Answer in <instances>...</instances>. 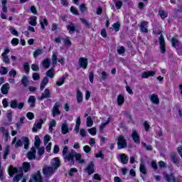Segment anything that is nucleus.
Instances as JSON below:
<instances>
[{"label":"nucleus","mask_w":182,"mask_h":182,"mask_svg":"<svg viewBox=\"0 0 182 182\" xmlns=\"http://www.w3.org/2000/svg\"><path fill=\"white\" fill-rule=\"evenodd\" d=\"M75 159L76 161H80L82 154L73 150L71 152L68 153V155L64 156V161L65 163L70 161V166H75Z\"/></svg>","instance_id":"f257e3e1"},{"label":"nucleus","mask_w":182,"mask_h":182,"mask_svg":"<svg viewBox=\"0 0 182 182\" xmlns=\"http://www.w3.org/2000/svg\"><path fill=\"white\" fill-rule=\"evenodd\" d=\"M171 43L173 48H176V52L179 56H182V44L180 43V41H178L175 37H173L171 38Z\"/></svg>","instance_id":"f03ea898"},{"label":"nucleus","mask_w":182,"mask_h":182,"mask_svg":"<svg viewBox=\"0 0 182 182\" xmlns=\"http://www.w3.org/2000/svg\"><path fill=\"white\" fill-rule=\"evenodd\" d=\"M127 147V141L123 135H119L118 136L117 141V149L118 150H122V149H126Z\"/></svg>","instance_id":"7ed1b4c3"},{"label":"nucleus","mask_w":182,"mask_h":182,"mask_svg":"<svg viewBox=\"0 0 182 182\" xmlns=\"http://www.w3.org/2000/svg\"><path fill=\"white\" fill-rule=\"evenodd\" d=\"M66 28L69 33H79V28L76 27V24L72 21H69V24L66 26Z\"/></svg>","instance_id":"20e7f679"},{"label":"nucleus","mask_w":182,"mask_h":182,"mask_svg":"<svg viewBox=\"0 0 182 182\" xmlns=\"http://www.w3.org/2000/svg\"><path fill=\"white\" fill-rule=\"evenodd\" d=\"M24 106H25V102H20L18 104V100H11L10 102V107L11 109L18 108L19 110H22Z\"/></svg>","instance_id":"39448f33"},{"label":"nucleus","mask_w":182,"mask_h":182,"mask_svg":"<svg viewBox=\"0 0 182 182\" xmlns=\"http://www.w3.org/2000/svg\"><path fill=\"white\" fill-rule=\"evenodd\" d=\"M78 65L80 68H82L84 70L87 69V65H89V60L87 58L81 57L78 60Z\"/></svg>","instance_id":"423d86ee"},{"label":"nucleus","mask_w":182,"mask_h":182,"mask_svg":"<svg viewBox=\"0 0 182 182\" xmlns=\"http://www.w3.org/2000/svg\"><path fill=\"white\" fill-rule=\"evenodd\" d=\"M85 173H87L88 176H92L95 173V162L91 161L87 167L85 168Z\"/></svg>","instance_id":"0eeeda50"},{"label":"nucleus","mask_w":182,"mask_h":182,"mask_svg":"<svg viewBox=\"0 0 182 182\" xmlns=\"http://www.w3.org/2000/svg\"><path fill=\"white\" fill-rule=\"evenodd\" d=\"M31 179L34 182H43V178L41 173V171H37L36 173L31 176Z\"/></svg>","instance_id":"6e6552de"},{"label":"nucleus","mask_w":182,"mask_h":182,"mask_svg":"<svg viewBox=\"0 0 182 182\" xmlns=\"http://www.w3.org/2000/svg\"><path fill=\"white\" fill-rule=\"evenodd\" d=\"M55 170L53 169V168L52 166H44L43 168V174L44 176H53V174L55 173Z\"/></svg>","instance_id":"1a4fd4ad"},{"label":"nucleus","mask_w":182,"mask_h":182,"mask_svg":"<svg viewBox=\"0 0 182 182\" xmlns=\"http://www.w3.org/2000/svg\"><path fill=\"white\" fill-rule=\"evenodd\" d=\"M159 46L161 49V53L162 54L166 53V41L164 40V37L163 35L159 36Z\"/></svg>","instance_id":"9d476101"},{"label":"nucleus","mask_w":182,"mask_h":182,"mask_svg":"<svg viewBox=\"0 0 182 182\" xmlns=\"http://www.w3.org/2000/svg\"><path fill=\"white\" fill-rule=\"evenodd\" d=\"M148 25H149L148 21H143L141 22L139 29H140V32H141V33H149V28H147Z\"/></svg>","instance_id":"9b49d317"},{"label":"nucleus","mask_w":182,"mask_h":182,"mask_svg":"<svg viewBox=\"0 0 182 182\" xmlns=\"http://www.w3.org/2000/svg\"><path fill=\"white\" fill-rule=\"evenodd\" d=\"M53 160L54 162L51 164V167L56 171V170L61 166L60 159L59 157H55Z\"/></svg>","instance_id":"f8f14e48"},{"label":"nucleus","mask_w":182,"mask_h":182,"mask_svg":"<svg viewBox=\"0 0 182 182\" xmlns=\"http://www.w3.org/2000/svg\"><path fill=\"white\" fill-rule=\"evenodd\" d=\"M59 107H60V102H55V105L53 107V117H55V116H59V114H60V110H59Z\"/></svg>","instance_id":"ddd939ff"},{"label":"nucleus","mask_w":182,"mask_h":182,"mask_svg":"<svg viewBox=\"0 0 182 182\" xmlns=\"http://www.w3.org/2000/svg\"><path fill=\"white\" fill-rule=\"evenodd\" d=\"M132 140L136 143V144H140V135H139V132L136 130L132 131Z\"/></svg>","instance_id":"4468645a"},{"label":"nucleus","mask_w":182,"mask_h":182,"mask_svg":"<svg viewBox=\"0 0 182 182\" xmlns=\"http://www.w3.org/2000/svg\"><path fill=\"white\" fill-rule=\"evenodd\" d=\"M10 89L11 86L9 85V83L6 82L1 86V92L2 93V95H8V93H9Z\"/></svg>","instance_id":"2eb2a0df"},{"label":"nucleus","mask_w":182,"mask_h":182,"mask_svg":"<svg viewBox=\"0 0 182 182\" xmlns=\"http://www.w3.org/2000/svg\"><path fill=\"white\" fill-rule=\"evenodd\" d=\"M156 75V71L149 70L145 71L142 73L141 77L142 79H149V77H152Z\"/></svg>","instance_id":"dca6fc26"},{"label":"nucleus","mask_w":182,"mask_h":182,"mask_svg":"<svg viewBox=\"0 0 182 182\" xmlns=\"http://www.w3.org/2000/svg\"><path fill=\"white\" fill-rule=\"evenodd\" d=\"M164 177L166 181H167V182H171V180L173 182L176 181V176H174V173L168 174L167 173H165L164 174Z\"/></svg>","instance_id":"f3484780"},{"label":"nucleus","mask_w":182,"mask_h":182,"mask_svg":"<svg viewBox=\"0 0 182 182\" xmlns=\"http://www.w3.org/2000/svg\"><path fill=\"white\" fill-rule=\"evenodd\" d=\"M50 97V90L46 89L44 93L41 94V96L38 98V100H43V99H49Z\"/></svg>","instance_id":"a211bd4d"},{"label":"nucleus","mask_w":182,"mask_h":182,"mask_svg":"<svg viewBox=\"0 0 182 182\" xmlns=\"http://www.w3.org/2000/svg\"><path fill=\"white\" fill-rule=\"evenodd\" d=\"M150 100L154 105H160V100L157 94H152L150 97Z\"/></svg>","instance_id":"6ab92c4d"},{"label":"nucleus","mask_w":182,"mask_h":182,"mask_svg":"<svg viewBox=\"0 0 182 182\" xmlns=\"http://www.w3.org/2000/svg\"><path fill=\"white\" fill-rule=\"evenodd\" d=\"M21 170H23L24 173L31 171V164L29 162H23L22 167H20Z\"/></svg>","instance_id":"aec40b11"},{"label":"nucleus","mask_w":182,"mask_h":182,"mask_svg":"<svg viewBox=\"0 0 182 182\" xmlns=\"http://www.w3.org/2000/svg\"><path fill=\"white\" fill-rule=\"evenodd\" d=\"M76 99H77V103H82L83 102V93H82V91L80 90L77 89L76 91Z\"/></svg>","instance_id":"412c9836"},{"label":"nucleus","mask_w":182,"mask_h":182,"mask_svg":"<svg viewBox=\"0 0 182 182\" xmlns=\"http://www.w3.org/2000/svg\"><path fill=\"white\" fill-rule=\"evenodd\" d=\"M32 151H30L27 154V157L28 159V160H34L36 159V150H35V147H32L31 148Z\"/></svg>","instance_id":"4be33fe9"},{"label":"nucleus","mask_w":182,"mask_h":182,"mask_svg":"<svg viewBox=\"0 0 182 182\" xmlns=\"http://www.w3.org/2000/svg\"><path fill=\"white\" fill-rule=\"evenodd\" d=\"M171 159L173 161V164L176 165L177 167H180V159L177 158V155L175 154H171Z\"/></svg>","instance_id":"5701e85b"},{"label":"nucleus","mask_w":182,"mask_h":182,"mask_svg":"<svg viewBox=\"0 0 182 182\" xmlns=\"http://www.w3.org/2000/svg\"><path fill=\"white\" fill-rule=\"evenodd\" d=\"M16 173H18V168L14 167L12 166L9 167V176L10 177H14V175L16 174Z\"/></svg>","instance_id":"b1692460"},{"label":"nucleus","mask_w":182,"mask_h":182,"mask_svg":"<svg viewBox=\"0 0 182 182\" xmlns=\"http://www.w3.org/2000/svg\"><path fill=\"white\" fill-rule=\"evenodd\" d=\"M49 83V79L47 77H44L41 82L40 89L41 90H43L46 87V85Z\"/></svg>","instance_id":"393cba45"},{"label":"nucleus","mask_w":182,"mask_h":182,"mask_svg":"<svg viewBox=\"0 0 182 182\" xmlns=\"http://www.w3.org/2000/svg\"><path fill=\"white\" fill-rule=\"evenodd\" d=\"M81 123H82V121L80 120V117H78L77 118L76 122H75V129H74L76 134H77V133H79V130L80 129Z\"/></svg>","instance_id":"a878e982"},{"label":"nucleus","mask_w":182,"mask_h":182,"mask_svg":"<svg viewBox=\"0 0 182 182\" xmlns=\"http://www.w3.org/2000/svg\"><path fill=\"white\" fill-rule=\"evenodd\" d=\"M28 103H31L30 107H35V106L36 105V98H35V96L31 95L28 97Z\"/></svg>","instance_id":"bb28decb"},{"label":"nucleus","mask_w":182,"mask_h":182,"mask_svg":"<svg viewBox=\"0 0 182 182\" xmlns=\"http://www.w3.org/2000/svg\"><path fill=\"white\" fill-rule=\"evenodd\" d=\"M119 159L122 164H127L129 163V157L125 154H119Z\"/></svg>","instance_id":"cd10ccee"},{"label":"nucleus","mask_w":182,"mask_h":182,"mask_svg":"<svg viewBox=\"0 0 182 182\" xmlns=\"http://www.w3.org/2000/svg\"><path fill=\"white\" fill-rule=\"evenodd\" d=\"M117 102L118 106H122V105H124V95H123L122 94H119L117 96Z\"/></svg>","instance_id":"c85d7f7f"},{"label":"nucleus","mask_w":182,"mask_h":182,"mask_svg":"<svg viewBox=\"0 0 182 182\" xmlns=\"http://www.w3.org/2000/svg\"><path fill=\"white\" fill-rule=\"evenodd\" d=\"M69 127L67 123H64L61 126V132L63 134H68L69 133Z\"/></svg>","instance_id":"c756f323"},{"label":"nucleus","mask_w":182,"mask_h":182,"mask_svg":"<svg viewBox=\"0 0 182 182\" xmlns=\"http://www.w3.org/2000/svg\"><path fill=\"white\" fill-rule=\"evenodd\" d=\"M42 65L45 69H48L50 66V58H46L42 61Z\"/></svg>","instance_id":"7c9ffc66"},{"label":"nucleus","mask_w":182,"mask_h":182,"mask_svg":"<svg viewBox=\"0 0 182 182\" xmlns=\"http://www.w3.org/2000/svg\"><path fill=\"white\" fill-rule=\"evenodd\" d=\"M66 80V76L63 75L61 77L58 79V80L55 82L56 86H62L65 81Z\"/></svg>","instance_id":"2f4dec72"},{"label":"nucleus","mask_w":182,"mask_h":182,"mask_svg":"<svg viewBox=\"0 0 182 182\" xmlns=\"http://www.w3.org/2000/svg\"><path fill=\"white\" fill-rule=\"evenodd\" d=\"M21 82L24 87H28V84L29 83V80L28 79V77H26V75H23L22 77Z\"/></svg>","instance_id":"473e14b6"},{"label":"nucleus","mask_w":182,"mask_h":182,"mask_svg":"<svg viewBox=\"0 0 182 182\" xmlns=\"http://www.w3.org/2000/svg\"><path fill=\"white\" fill-rule=\"evenodd\" d=\"M159 15L161 16V19H166L168 16V13L166 12L164 10L160 9L159 10Z\"/></svg>","instance_id":"72a5a7b5"},{"label":"nucleus","mask_w":182,"mask_h":182,"mask_svg":"<svg viewBox=\"0 0 182 182\" xmlns=\"http://www.w3.org/2000/svg\"><path fill=\"white\" fill-rule=\"evenodd\" d=\"M40 25L41 26V29L45 31V26H48V25H49V22H48V19L43 18V20H40Z\"/></svg>","instance_id":"f704fd0d"},{"label":"nucleus","mask_w":182,"mask_h":182,"mask_svg":"<svg viewBox=\"0 0 182 182\" xmlns=\"http://www.w3.org/2000/svg\"><path fill=\"white\" fill-rule=\"evenodd\" d=\"M41 143L42 141H41V138L38 135L35 136V142H34V146L36 149H39L41 147Z\"/></svg>","instance_id":"c9c22d12"},{"label":"nucleus","mask_w":182,"mask_h":182,"mask_svg":"<svg viewBox=\"0 0 182 182\" xmlns=\"http://www.w3.org/2000/svg\"><path fill=\"white\" fill-rule=\"evenodd\" d=\"M23 141L24 143L25 150H28L29 149V138L28 136L23 137Z\"/></svg>","instance_id":"e433bc0d"},{"label":"nucleus","mask_w":182,"mask_h":182,"mask_svg":"<svg viewBox=\"0 0 182 182\" xmlns=\"http://www.w3.org/2000/svg\"><path fill=\"white\" fill-rule=\"evenodd\" d=\"M37 19L38 18L35 16L30 17L29 25H31V26H36Z\"/></svg>","instance_id":"4c0bfd02"},{"label":"nucleus","mask_w":182,"mask_h":182,"mask_svg":"<svg viewBox=\"0 0 182 182\" xmlns=\"http://www.w3.org/2000/svg\"><path fill=\"white\" fill-rule=\"evenodd\" d=\"M0 130H1L3 135L5 136L6 140H8V137H9V131H8V129H5L4 127H1Z\"/></svg>","instance_id":"58836bf2"},{"label":"nucleus","mask_w":182,"mask_h":182,"mask_svg":"<svg viewBox=\"0 0 182 182\" xmlns=\"http://www.w3.org/2000/svg\"><path fill=\"white\" fill-rule=\"evenodd\" d=\"M139 171L142 174H147V168H146V166L144 164H141L139 166Z\"/></svg>","instance_id":"ea45409f"},{"label":"nucleus","mask_w":182,"mask_h":182,"mask_svg":"<svg viewBox=\"0 0 182 182\" xmlns=\"http://www.w3.org/2000/svg\"><path fill=\"white\" fill-rule=\"evenodd\" d=\"M80 21H81L82 23H83L87 28H88V29H90V28H92V25L86 19L80 18Z\"/></svg>","instance_id":"a19ab883"},{"label":"nucleus","mask_w":182,"mask_h":182,"mask_svg":"<svg viewBox=\"0 0 182 182\" xmlns=\"http://www.w3.org/2000/svg\"><path fill=\"white\" fill-rule=\"evenodd\" d=\"M42 53H43V50L38 48L33 52V58L36 59V58H38L39 55H42Z\"/></svg>","instance_id":"79ce46f5"},{"label":"nucleus","mask_w":182,"mask_h":182,"mask_svg":"<svg viewBox=\"0 0 182 182\" xmlns=\"http://www.w3.org/2000/svg\"><path fill=\"white\" fill-rule=\"evenodd\" d=\"M23 68L26 75H29V71L31 70V68H29V63L28 62L24 63Z\"/></svg>","instance_id":"37998d69"},{"label":"nucleus","mask_w":182,"mask_h":182,"mask_svg":"<svg viewBox=\"0 0 182 182\" xmlns=\"http://www.w3.org/2000/svg\"><path fill=\"white\" fill-rule=\"evenodd\" d=\"M112 28L115 32H119L120 31V23L117 21L114 24H112Z\"/></svg>","instance_id":"c03bdc74"},{"label":"nucleus","mask_w":182,"mask_h":182,"mask_svg":"<svg viewBox=\"0 0 182 182\" xmlns=\"http://www.w3.org/2000/svg\"><path fill=\"white\" fill-rule=\"evenodd\" d=\"M22 177H23V173H19L16 175L14 178H13V181L14 182H19V180H21V178H22Z\"/></svg>","instance_id":"a18cd8bd"},{"label":"nucleus","mask_w":182,"mask_h":182,"mask_svg":"<svg viewBox=\"0 0 182 182\" xmlns=\"http://www.w3.org/2000/svg\"><path fill=\"white\" fill-rule=\"evenodd\" d=\"M0 74L3 76L8 74V68L6 67L1 66L0 68Z\"/></svg>","instance_id":"49530a36"},{"label":"nucleus","mask_w":182,"mask_h":182,"mask_svg":"<svg viewBox=\"0 0 182 182\" xmlns=\"http://www.w3.org/2000/svg\"><path fill=\"white\" fill-rule=\"evenodd\" d=\"M142 146L147 151H151L153 150V146H151V145H147V144L142 142Z\"/></svg>","instance_id":"de8ad7c7"},{"label":"nucleus","mask_w":182,"mask_h":182,"mask_svg":"<svg viewBox=\"0 0 182 182\" xmlns=\"http://www.w3.org/2000/svg\"><path fill=\"white\" fill-rule=\"evenodd\" d=\"M46 75L50 79H53L55 77V73H53V70L50 69L46 72Z\"/></svg>","instance_id":"09e8293b"},{"label":"nucleus","mask_w":182,"mask_h":182,"mask_svg":"<svg viewBox=\"0 0 182 182\" xmlns=\"http://www.w3.org/2000/svg\"><path fill=\"white\" fill-rule=\"evenodd\" d=\"M9 31L12 35L14 36H19V33H18V31L15 29L14 27H10Z\"/></svg>","instance_id":"8fccbe9b"},{"label":"nucleus","mask_w":182,"mask_h":182,"mask_svg":"<svg viewBox=\"0 0 182 182\" xmlns=\"http://www.w3.org/2000/svg\"><path fill=\"white\" fill-rule=\"evenodd\" d=\"M11 43L12 46H18V45H19V39L14 38H12Z\"/></svg>","instance_id":"3c124183"},{"label":"nucleus","mask_w":182,"mask_h":182,"mask_svg":"<svg viewBox=\"0 0 182 182\" xmlns=\"http://www.w3.org/2000/svg\"><path fill=\"white\" fill-rule=\"evenodd\" d=\"M53 65H56L58 63V54L53 53L52 55Z\"/></svg>","instance_id":"603ef678"},{"label":"nucleus","mask_w":182,"mask_h":182,"mask_svg":"<svg viewBox=\"0 0 182 182\" xmlns=\"http://www.w3.org/2000/svg\"><path fill=\"white\" fill-rule=\"evenodd\" d=\"M95 157L97 159H102V160H105V154H103L102 151H100L97 154H96Z\"/></svg>","instance_id":"864d4df0"},{"label":"nucleus","mask_w":182,"mask_h":182,"mask_svg":"<svg viewBox=\"0 0 182 182\" xmlns=\"http://www.w3.org/2000/svg\"><path fill=\"white\" fill-rule=\"evenodd\" d=\"M87 127H92V126H93V119H92L90 117L87 118Z\"/></svg>","instance_id":"5fc2aeb1"},{"label":"nucleus","mask_w":182,"mask_h":182,"mask_svg":"<svg viewBox=\"0 0 182 182\" xmlns=\"http://www.w3.org/2000/svg\"><path fill=\"white\" fill-rule=\"evenodd\" d=\"M88 132L91 136H95L96 133H97V130L96 129V127H92L88 129Z\"/></svg>","instance_id":"6e6d98bb"},{"label":"nucleus","mask_w":182,"mask_h":182,"mask_svg":"<svg viewBox=\"0 0 182 182\" xmlns=\"http://www.w3.org/2000/svg\"><path fill=\"white\" fill-rule=\"evenodd\" d=\"M89 80L93 84V80H95V73L93 71H90L89 73Z\"/></svg>","instance_id":"4d7b16f0"},{"label":"nucleus","mask_w":182,"mask_h":182,"mask_svg":"<svg viewBox=\"0 0 182 182\" xmlns=\"http://www.w3.org/2000/svg\"><path fill=\"white\" fill-rule=\"evenodd\" d=\"M70 12L73 14V15H79V11L76 9V7L73 6L70 7Z\"/></svg>","instance_id":"13d9d810"},{"label":"nucleus","mask_w":182,"mask_h":182,"mask_svg":"<svg viewBox=\"0 0 182 182\" xmlns=\"http://www.w3.org/2000/svg\"><path fill=\"white\" fill-rule=\"evenodd\" d=\"M125 52L126 48L123 46H120L119 48L117 49V53H119V55H123V53H124Z\"/></svg>","instance_id":"bf43d9fd"},{"label":"nucleus","mask_w":182,"mask_h":182,"mask_svg":"<svg viewBox=\"0 0 182 182\" xmlns=\"http://www.w3.org/2000/svg\"><path fill=\"white\" fill-rule=\"evenodd\" d=\"M26 117L28 120H33V119H35V114L33 112H29L26 114Z\"/></svg>","instance_id":"052dcab7"},{"label":"nucleus","mask_w":182,"mask_h":182,"mask_svg":"<svg viewBox=\"0 0 182 182\" xmlns=\"http://www.w3.org/2000/svg\"><path fill=\"white\" fill-rule=\"evenodd\" d=\"M115 6H116L117 9H122V7L123 6V1H116Z\"/></svg>","instance_id":"680f3d73"},{"label":"nucleus","mask_w":182,"mask_h":182,"mask_svg":"<svg viewBox=\"0 0 182 182\" xmlns=\"http://www.w3.org/2000/svg\"><path fill=\"white\" fill-rule=\"evenodd\" d=\"M143 124H144L145 131L150 132V124H149V122L147 121H144Z\"/></svg>","instance_id":"e2e57ef3"},{"label":"nucleus","mask_w":182,"mask_h":182,"mask_svg":"<svg viewBox=\"0 0 182 182\" xmlns=\"http://www.w3.org/2000/svg\"><path fill=\"white\" fill-rule=\"evenodd\" d=\"M80 132V135L81 136V137L85 138L86 137V136H87V133H86V130H85V129H81L79 130Z\"/></svg>","instance_id":"0e129e2a"},{"label":"nucleus","mask_w":182,"mask_h":182,"mask_svg":"<svg viewBox=\"0 0 182 182\" xmlns=\"http://www.w3.org/2000/svg\"><path fill=\"white\" fill-rule=\"evenodd\" d=\"M43 123H44L43 119H40L36 125V128L42 129V124H43Z\"/></svg>","instance_id":"69168bd1"},{"label":"nucleus","mask_w":182,"mask_h":182,"mask_svg":"<svg viewBox=\"0 0 182 182\" xmlns=\"http://www.w3.org/2000/svg\"><path fill=\"white\" fill-rule=\"evenodd\" d=\"M32 77L33 80H39V79H41V75L38 73H33Z\"/></svg>","instance_id":"338daca9"},{"label":"nucleus","mask_w":182,"mask_h":182,"mask_svg":"<svg viewBox=\"0 0 182 182\" xmlns=\"http://www.w3.org/2000/svg\"><path fill=\"white\" fill-rule=\"evenodd\" d=\"M9 76L13 77V79L15 78V76H16V70H11L9 73Z\"/></svg>","instance_id":"774afa93"}]
</instances>
